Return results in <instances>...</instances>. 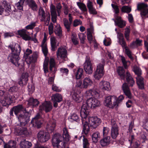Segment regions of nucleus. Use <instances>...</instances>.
Returning a JSON list of instances; mask_svg holds the SVG:
<instances>
[{
    "label": "nucleus",
    "instance_id": "obj_1",
    "mask_svg": "<svg viewBox=\"0 0 148 148\" xmlns=\"http://www.w3.org/2000/svg\"><path fill=\"white\" fill-rule=\"evenodd\" d=\"M15 114L17 116L21 124L25 125L29 121V113L23 107L22 105H18L13 108Z\"/></svg>",
    "mask_w": 148,
    "mask_h": 148
},
{
    "label": "nucleus",
    "instance_id": "obj_2",
    "mask_svg": "<svg viewBox=\"0 0 148 148\" xmlns=\"http://www.w3.org/2000/svg\"><path fill=\"white\" fill-rule=\"evenodd\" d=\"M8 47L12 51L8 57V60L15 66H18L20 65L18 63L20 59L19 55L21 51L20 46L18 44L16 43L14 45L9 46Z\"/></svg>",
    "mask_w": 148,
    "mask_h": 148
},
{
    "label": "nucleus",
    "instance_id": "obj_3",
    "mask_svg": "<svg viewBox=\"0 0 148 148\" xmlns=\"http://www.w3.org/2000/svg\"><path fill=\"white\" fill-rule=\"evenodd\" d=\"M83 106L82 110L80 112V115L82 117V123L83 125V127L82 133H84L86 135L89 132V126L88 124V121H86V117L89 114V110L86 109H85Z\"/></svg>",
    "mask_w": 148,
    "mask_h": 148
},
{
    "label": "nucleus",
    "instance_id": "obj_4",
    "mask_svg": "<svg viewBox=\"0 0 148 148\" xmlns=\"http://www.w3.org/2000/svg\"><path fill=\"white\" fill-rule=\"evenodd\" d=\"M100 104V102L97 99L94 97H90L87 99L86 101L85 104H84L82 107L81 111L83 106H84V108L89 110V113L90 112L89 108H94L96 107L99 106Z\"/></svg>",
    "mask_w": 148,
    "mask_h": 148
},
{
    "label": "nucleus",
    "instance_id": "obj_5",
    "mask_svg": "<svg viewBox=\"0 0 148 148\" xmlns=\"http://www.w3.org/2000/svg\"><path fill=\"white\" fill-rule=\"evenodd\" d=\"M104 65L105 61L103 60L101 63H99L97 65L96 70L93 75V77L95 79L99 80L103 76L104 73Z\"/></svg>",
    "mask_w": 148,
    "mask_h": 148
},
{
    "label": "nucleus",
    "instance_id": "obj_6",
    "mask_svg": "<svg viewBox=\"0 0 148 148\" xmlns=\"http://www.w3.org/2000/svg\"><path fill=\"white\" fill-rule=\"evenodd\" d=\"M133 70L135 73L137 75L136 77V82L139 88L143 89L144 88V84L143 78L140 76L141 74V69L137 66H134Z\"/></svg>",
    "mask_w": 148,
    "mask_h": 148
},
{
    "label": "nucleus",
    "instance_id": "obj_7",
    "mask_svg": "<svg viewBox=\"0 0 148 148\" xmlns=\"http://www.w3.org/2000/svg\"><path fill=\"white\" fill-rule=\"evenodd\" d=\"M93 82L91 79L89 77H86L83 79L82 82L81 80L77 81L75 86L80 88H86L89 86H91Z\"/></svg>",
    "mask_w": 148,
    "mask_h": 148
},
{
    "label": "nucleus",
    "instance_id": "obj_8",
    "mask_svg": "<svg viewBox=\"0 0 148 148\" xmlns=\"http://www.w3.org/2000/svg\"><path fill=\"white\" fill-rule=\"evenodd\" d=\"M104 104L106 106L110 108H113L116 106V96L110 95L106 97L104 100Z\"/></svg>",
    "mask_w": 148,
    "mask_h": 148
},
{
    "label": "nucleus",
    "instance_id": "obj_9",
    "mask_svg": "<svg viewBox=\"0 0 148 148\" xmlns=\"http://www.w3.org/2000/svg\"><path fill=\"white\" fill-rule=\"evenodd\" d=\"M38 15L40 21L44 22L45 25H48L50 19V15L49 14H46L44 10L41 7L39 9Z\"/></svg>",
    "mask_w": 148,
    "mask_h": 148
},
{
    "label": "nucleus",
    "instance_id": "obj_10",
    "mask_svg": "<svg viewBox=\"0 0 148 148\" xmlns=\"http://www.w3.org/2000/svg\"><path fill=\"white\" fill-rule=\"evenodd\" d=\"M56 55L57 59L61 62L67 57V51L65 48L60 47L58 49Z\"/></svg>",
    "mask_w": 148,
    "mask_h": 148
},
{
    "label": "nucleus",
    "instance_id": "obj_11",
    "mask_svg": "<svg viewBox=\"0 0 148 148\" xmlns=\"http://www.w3.org/2000/svg\"><path fill=\"white\" fill-rule=\"evenodd\" d=\"M86 121L88 120V124L90 126L93 128H96L101 123L100 119L97 116L89 117L88 119L86 117Z\"/></svg>",
    "mask_w": 148,
    "mask_h": 148
},
{
    "label": "nucleus",
    "instance_id": "obj_12",
    "mask_svg": "<svg viewBox=\"0 0 148 148\" xmlns=\"http://www.w3.org/2000/svg\"><path fill=\"white\" fill-rule=\"evenodd\" d=\"M37 138L38 141L41 143L47 142L50 138L49 133L44 130L40 131L38 132Z\"/></svg>",
    "mask_w": 148,
    "mask_h": 148
},
{
    "label": "nucleus",
    "instance_id": "obj_13",
    "mask_svg": "<svg viewBox=\"0 0 148 148\" xmlns=\"http://www.w3.org/2000/svg\"><path fill=\"white\" fill-rule=\"evenodd\" d=\"M15 100L14 97L9 93H5L3 99L0 101V102L2 105L6 106L7 105H10L13 103Z\"/></svg>",
    "mask_w": 148,
    "mask_h": 148
},
{
    "label": "nucleus",
    "instance_id": "obj_14",
    "mask_svg": "<svg viewBox=\"0 0 148 148\" xmlns=\"http://www.w3.org/2000/svg\"><path fill=\"white\" fill-rule=\"evenodd\" d=\"M112 128L111 130V136L114 139H116L119 135V129L115 122L111 120Z\"/></svg>",
    "mask_w": 148,
    "mask_h": 148
},
{
    "label": "nucleus",
    "instance_id": "obj_15",
    "mask_svg": "<svg viewBox=\"0 0 148 148\" xmlns=\"http://www.w3.org/2000/svg\"><path fill=\"white\" fill-rule=\"evenodd\" d=\"M147 5L145 3H141L138 5V10H140L141 14L143 18L148 17Z\"/></svg>",
    "mask_w": 148,
    "mask_h": 148
},
{
    "label": "nucleus",
    "instance_id": "obj_16",
    "mask_svg": "<svg viewBox=\"0 0 148 148\" xmlns=\"http://www.w3.org/2000/svg\"><path fill=\"white\" fill-rule=\"evenodd\" d=\"M20 123V126H17L14 129V131L15 134L16 135H26L27 134V131L26 127H23V126H25V125H22Z\"/></svg>",
    "mask_w": 148,
    "mask_h": 148
},
{
    "label": "nucleus",
    "instance_id": "obj_17",
    "mask_svg": "<svg viewBox=\"0 0 148 148\" xmlns=\"http://www.w3.org/2000/svg\"><path fill=\"white\" fill-rule=\"evenodd\" d=\"M41 117V115L39 113H38L36 116L33 118L31 121V123L34 127H36L38 128L40 127L42 123L40 120Z\"/></svg>",
    "mask_w": 148,
    "mask_h": 148
},
{
    "label": "nucleus",
    "instance_id": "obj_18",
    "mask_svg": "<svg viewBox=\"0 0 148 148\" xmlns=\"http://www.w3.org/2000/svg\"><path fill=\"white\" fill-rule=\"evenodd\" d=\"M52 108L51 102L49 101H45L40 106L39 110L40 111L45 110L46 112H47L51 111Z\"/></svg>",
    "mask_w": 148,
    "mask_h": 148
},
{
    "label": "nucleus",
    "instance_id": "obj_19",
    "mask_svg": "<svg viewBox=\"0 0 148 148\" xmlns=\"http://www.w3.org/2000/svg\"><path fill=\"white\" fill-rule=\"evenodd\" d=\"M99 87L100 89L104 91H110L111 89L110 82L103 80L99 82Z\"/></svg>",
    "mask_w": 148,
    "mask_h": 148
},
{
    "label": "nucleus",
    "instance_id": "obj_20",
    "mask_svg": "<svg viewBox=\"0 0 148 148\" xmlns=\"http://www.w3.org/2000/svg\"><path fill=\"white\" fill-rule=\"evenodd\" d=\"M78 111L76 109H74L70 114L68 117V119L71 122L75 121L79 122L80 121V119L77 114Z\"/></svg>",
    "mask_w": 148,
    "mask_h": 148
},
{
    "label": "nucleus",
    "instance_id": "obj_21",
    "mask_svg": "<svg viewBox=\"0 0 148 148\" xmlns=\"http://www.w3.org/2000/svg\"><path fill=\"white\" fill-rule=\"evenodd\" d=\"M94 34L93 27L92 25H90V28L88 29H87V38L90 44H92L93 42H95V41H96L94 37H93Z\"/></svg>",
    "mask_w": 148,
    "mask_h": 148
},
{
    "label": "nucleus",
    "instance_id": "obj_22",
    "mask_svg": "<svg viewBox=\"0 0 148 148\" xmlns=\"http://www.w3.org/2000/svg\"><path fill=\"white\" fill-rule=\"evenodd\" d=\"M51 99L53 101V106L56 108L58 106L57 103L60 102L62 100V97L60 94L56 93L51 96Z\"/></svg>",
    "mask_w": 148,
    "mask_h": 148
},
{
    "label": "nucleus",
    "instance_id": "obj_23",
    "mask_svg": "<svg viewBox=\"0 0 148 148\" xmlns=\"http://www.w3.org/2000/svg\"><path fill=\"white\" fill-rule=\"evenodd\" d=\"M84 69L86 73L88 74H91L93 71V67L90 61L86 60L84 64Z\"/></svg>",
    "mask_w": 148,
    "mask_h": 148
},
{
    "label": "nucleus",
    "instance_id": "obj_24",
    "mask_svg": "<svg viewBox=\"0 0 148 148\" xmlns=\"http://www.w3.org/2000/svg\"><path fill=\"white\" fill-rule=\"evenodd\" d=\"M114 17L115 19L113 20L114 21L115 25H117L121 28L123 27L126 25L125 21L122 20L120 16L116 15Z\"/></svg>",
    "mask_w": 148,
    "mask_h": 148
},
{
    "label": "nucleus",
    "instance_id": "obj_25",
    "mask_svg": "<svg viewBox=\"0 0 148 148\" xmlns=\"http://www.w3.org/2000/svg\"><path fill=\"white\" fill-rule=\"evenodd\" d=\"M18 34L21 36L23 39L25 40H30L32 38L29 36V32L25 29H22L18 31Z\"/></svg>",
    "mask_w": 148,
    "mask_h": 148
},
{
    "label": "nucleus",
    "instance_id": "obj_26",
    "mask_svg": "<svg viewBox=\"0 0 148 148\" xmlns=\"http://www.w3.org/2000/svg\"><path fill=\"white\" fill-rule=\"evenodd\" d=\"M62 140V136L59 134H55L52 136V143L54 147L58 145Z\"/></svg>",
    "mask_w": 148,
    "mask_h": 148
},
{
    "label": "nucleus",
    "instance_id": "obj_27",
    "mask_svg": "<svg viewBox=\"0 0 148 148\" xmlns=\"http://www.w3.org/2000/svg\"><path fill=\"white\" fill-rule=\"evenodd\" d=\"M56 121L54 119H51L48 123L46 127L47 131L49 133H52L56 127Z\"/></svg>",
    "mask_w": 148,
    "mask_h": 148
},
{
    "label": "nucleus",
    "instance_id": "obj_28",
    "mask_svg": "<svg viewBox=\"0 0 148 148\" xmlns=\"http://www.w3.org/2000/svg\"><path fill=\"white\" fill-rule=\"evenodd\" d=\"M85 95L87 97H89L91 96H93L96 97H98L99 96V92L97 90L94 89L86 91L85 93Z\"/></svg>",
    "mask_w": 148,
    "mask_h": 148
},
{
    "label": "nucleus",
    "instance_id": "obj_29",
    "mask_svg": "<svg viewBox=\"0 0 148 148\" xmlns=\"http://www.w3.org/2000/svg\"><path fill=\"white\" fill-rule=\"evenodd\" d=\"M50 12L51 16V21L53 23H55L56 22L57 14L56 8L53 5L50 6Z\"/></svg>",
    "mask_w": 148,
    "mask_h": 148
},
{
    "label": "nucleus",
    "instance_id": "obj_30",
    "mask_svg": "<svg viewBox=\"0 0 148 148\" xmlns=\"http://www.w3.org/2000/svg\"><path fill=\"white\" fill-rule=\"evenodd\" d=\"M122 90L125 95L129 99L132 98V96L131 93L130 89L126 83H124L122 86Z\"/></svg>",
    "mask_w": 148,
    "mask_h": 148
},
{
    "label": "nucleus",
    "instance_id": "obj_31",
    "mask_svg": "<svg viewBox=\"0 0 148 148\" xmlns=\"http://www.w3.org/2000/svg\"><path fill=\"white\" fill-rule=\"evenodd\" d=\"M28 73H23L21 75V77L18 82V84L21 86H23L25 85L28 81Z\"/></svg>",
    "mask_w": 148,
    "mask_h": 148
},
{
    "label": "nucleus",
    "instance_id": "obj_32",
    "mask_svg": "<svg viewBox=\"0 0 148 148\" xmlns=\"http://www.w3.org/2000/svg\"><path fill=\"white\" fill-rule=\"evenodd\" d=\"M70 95L72 96V99L75 101L79 102L82 100V98L80 94H77L73 90L70 91Z\"/></svg>",
    "mask_w": 148,
    "mask_h": 148
},
{
    "label": "nucleus",
    "instance_id": "obj_33",
    "mask_svg": "<svg viewBox=\"0 0 148 148\" xmlns=\"http://www.w3.org/2000/svg\"><path fill=\"white\" fill-rule=\"evenodd\" d=\"M27 102L28 106L32 108L37 106L39 103V101L37 99L32 97L30 98Z\"/></svg>",
    "mask_w": 148,
    "mask_h": 148
},
{
    "label": "nucleus",
    "instance_id": "obj_34",
    "mask_svg": "<svg viewBox=\"0 0 148 148\" xmlns=\"http://www.w3.org/2000/svg\"><path fill=\"white\" fill-rule=\"evenodd\" d=\"M49 63L50 70L53 74H54L57 70L54 59L53 58H51L49 60Z\"/></svg>",
    "mask_w": 148,
    "mask_h": 148
},
{
    "label": "nucleus",
    "instance_id": "obj_35",
    "mask_svg": "<svg viewBox=\"0 0 148 148\" xmlns=\"http://www.w3.org/2000/svg\"><path fill=\"white\" fill-rule=\"evenodd\" d=\"M39 56V53L37 51H34L33 53L32 56H29L26 59V61L30 64L32 62H35L36 60Z\"/></svg>",
    "mask_w": 148,
    "mask_h": 148
},
{
    "label": "nucleus",
    "instance_id": "obj_36",
    "mask_svg": "<svg viewBox=\"0 0 148 148\" xmlns=\"http://www.w3.org/2000/svg\"><path fill=\"white\" fill-rule=\"evenodd\" d=\"M55 26L54 33L59 38H60L62 36V30L61 27L59 24H57Z\"/></svg>",
    "mask_w": 148,
    "mask_h": 148
},
{
    "label": "nucleus",
    "instance_id": "obj_37",
    "mask_svg": "<svg viewBox=\"0 0 148 148\" xmlns=\"http://www.w3.org/2000/svg\"><path fill=\"white\" fill-rule=\"evenodd\" d=\"M111 139L110 136H107L103 137L100 141L101 145L103 146H106L110 143Z\"/></svg>",
    "mask_w": 148,
    "mask_h": 148
},
{
    "label": "nucleus",
    "instance_id": "obj_38",
    "mask_svg": "<svg viewBox=\"0 0 148 148\" xmlns=\"http://www.w3.org/2000/svg\"><path fill=\"white\" fill-rule=\"evenodd\" d=\"M73 71L76 79H80L82 77L84 72L82 69L79 68L76 71L75 69H74Z\"/></svg>",
    "mask_w": 148,
    "mask_h": 148
},
{
    "label": "nucleus",
    "instance_id": "obj_39",
    "mask_svg": "<svg viewBox=\"0 0 148 148\" xmlns=\"http://www.w3.org/2000/svg\"><path fill=\"white\" fill-rule=\"evenodd\" d=\"M50 43L51 46V50L54 51L56 50L57 47L56 45L57 41L56 38L53 36H51L50 38Z\"/></svg>",
    "mask_w": 148,
    "mask_h": 148
},
{
    "label": "nucleus",
    "instance_id": "obj_40",
    "mask_svg": "<svg viewBox=\"0 0 148 148\" xmlns=\"http://www.w3.org/2000/svg\"><path fill=\"white\" fill-rule=\"evenodd\" d=\"M32 146V143L25 140H22L20 143V147L21 148H29Z\"/></svg>",
    "mask_w": 148,
    "mask_h": 148
},
{
    "label": "nucleus",
    "instance_id": "obj_41",
    "mask_svg": "<svg viewBox=\"0 0 148 148\" xmlns=\"http://www.w3.org/2000/svg\"><path fill=\"white\" fill-rule=\"evenodd\" d=\"M117 37L119 39V42L122 46L123 48L126 46L125 42L124 40L123 34L120 33H118Z\"/></svg>",
    "mask_w": 148,
    "mask_h": 148
},
{
    "label": "nucleus",
    "instance_id": "obj_42",
    "mask_svg": "<svg viewBox=\"0 0 148 148\" xmlns=\"http://www.w3.org/2000/svg\"><path fill=\"white\" fill-rule=\"evenodd\" d=\"M116 71L121 79H124L125 78V71L123 68L121 66L118 67L116 69Z\"/></svg>",
    "mask_w": 148,
    "mask_h": 148
},
{
    "label": "nucleus",
    "instance_id": "obj_43",
    "mask_svg": "<svg viewBox=\"0 0 148 148\" xmlns=\"http://www.w3.org/2000/svg\"><path fill=\"white\" fill-rule=\"evenodd\" d=\"M127 81L128 83L129 86L132 87L135 84V82L133 78L130 76V73L127 72L126 74Z\"/></svg>",
    "mask_w": 148,
    "mask_h": 148
},
{
    "label": "nucleus",
    "instance_id": "obj_44",
    "mask_svg": "<svg viewBox=\"0 0 148 148\" xmlns=\"http://www.w3.org/2000/svg\"><path fill=\"white\" fill-rule=\"evenodd\" d=\"M29 7L34 11H37L38 7L37 4L34 0H29L28 2Z\"/></svg>",
    "mask_w": 148,
    "mask_h": 148
},
{
    "label": "nucleus",
    "instance_id": "obj_45",
    "mask_svg": "<svg viewBox=\"0 0 148 148\" xmlns=\"http://www.w3.org/2000/svg\"><path fill=\"white\" fill-rule=\"evenodd\" d=\"M62 136L64 140L66 141H68L69 140L70 136L69 134L67 128L64 127L63 129Z\"/></svg>",
    "mask_w": 148,
    "mask_h": 148
},
{
    "label": "nucleus",
    "instance_id": "obj_46",
    "mask_svg": "<svg viewBox=\"0 0 148 148\" xmlns=\"http://www.w3.org/2000/svg\"><path fill=\"white\" fill-rule=\"evenodd\" d=\"M2 5L5 8L6 12L9 13L11 11V6L10 3L6 1H4L2 2Z\"/></svg>",
    "mask_w": 148,
    "mask_h": 148
},
{
    "label": "nucleus",
    "instance_id": "obj_47",
    "mask_svg": "<svg viewBox=\"0 0 148 148\" xmlns=\"http://www.w3.org/2000/svg\"><path fill=\"white\" fill-rule=\"evenodd\" d=\"M77 4L82 11L85 12L87 11L86 6L84 3L81 2H77Z\"/></svg>",
    "mask_w": 148,
    "mask_h": 148
},
{
    "label": "nucleus",
    "instance_id": "obj_48",
    "mask_svg": "<svg viewBox=\"0 0 148 148\" xmlns=\"http://www.w3.org/2000/svg\"><path fill=\"white\" fill-rule=\"evenodd\" d=\"M63 22L65 27L67 29L68 32L70 30V27L71 23L69 22L68 20L66 18L63 19Z\"/></svg>",
    "mask_w": 148,
    "mask_h": 148
},
{
    "label": "nucleus",
    "instance_id": "obj_49",
    "mask_svg": "<svg viewBox=\"0 0 148 148\" xmlns=\"http://www.w3.org/2000/svg\"><path fill=\"white\" fill-rule=\"evenodd\" d=\"M12 147H16V143L14 141H10L9 143L5 145L4 148H11Z\"/></svg>",
    "mask_w": 148,
    "mask_h": 148
},
{
    "label": "nucleus",
    "instance_id": "obj_50",
    "mask_svg": "<svg viewBox=\"0 0 148 148\" xmlns=\"http://www.w3.org/2000/svg\"><path fill=\"white\" fill-rule=\"evenodd\" d=\"M37 23V21H32L30 23L25 27L26 29H32L36 26Z\"/></svg>",
    "mask_w": 148,
    "mask_h": 148
},
{
    "label": "nucleus",
    "instance_id": "obj_51",
    "mask_svg": "<svg viewBox=\"0 0 148 148\" xmlns=\"http://www.w3.org/2000/svg\"><path fill=\"white\" fill-rule=\"evenodd\" d=\"M121 57L123 65L125 69H127L128 65L130 64V62L128 60H126L125 57L123 56H121Z\"/></svg>",
    "mask_w": 148,
    "mask_h": 148
},
{
    "label": "nucleus",
    "instance_id": "obj_52",
    "mask_svg": "<svg viewBox=\"0 0 148 148\" xmlns=\"http://www.w3.org/2000/svg\"><path fill=\"white\" fill-rule=\"evenodd\" d=\"M92 137L93 141L96 143L98 141V138L100 137V134L98 132L94 133L92 134Z\"/></svg>",
    "mask_w": 148,
    "mask_h": 148
},
{
    "label": "nucleus",
    "instance_id": "obj_53",
    "mask_svg": "<svg viewBox=\"0 0 148 148\" xmlns=\"http://www.w3.org/2000/svg\"><path fill=\"white\" fill-rule=\"evenodd\" d=\"M123 49H125V52L126 55L131 59H133V58L132 55V52L127 46L123 48Z\"/></svg>",
    "mask_w": 148,
    "mask_h": 148
},
{
    "label": "nucleus",
    "instance_id": "obj_54",
    "mask_svg": "<svg viewBox=\"0 0 148 148\" xmlns=\"http://www.w3.org/2000/svg\"><path fill=\"white\" fill-rule=\"evenodd\" d=\"M48 60H45L43 63V69L45 73H47L48 72Z\"/></svg>",
    "mask_w": 148,
    "mask_h": 148
},
{
    "label": "nucleus",
    "instance_id": "obj_55",
    "mask_svg": "<svg viewBox=\"0 0 148 148\" xmlns=\"http://www.w3.org/2000/svg\"><path fill=\"white\" fill-rule=\"evenodd\" d=\"M78 35L80 40L81 42L82 43L84 44L86 39V36L85 35L84 33H79L78 34Z\"/></svg>",
    "mask_w": 148,
    "mask_h": 148
},
{
    "label": "nucleus",
    "instance_id": "obj_56",
    "mask_svg": "<svg viewBox=\"0 0 148 148\" xmlns=\"http://www.w3.org/2000/svg\"><path fill=\"white\" fill-rule=\"evenodd\" d=\"M131 11V8L128 6H124L122 7L121 11L123 12L129 13Z\"/></svg>",
    "mask_w": 148,
    "mask_h": 148
},
{
    "label": "nucleus",
    "instance_id": "obj_57",
    "mask_svg": "<svg viewBox=\"0 0 148 148\" xmlns=\"http://www.w3.org/2000/svg\"><path fill=\"white\" fill-rule=\"evenodd\" d=\"M112 6L114 9V12H115V14L114 16L116 15H118L117 14L119 13V7L116 5L112 4H111Z\"/></svg>",
    "mask_w": 148,
    "mask_h": 148
},
{
    "label": "nucleus",
    "instance_id": "obj_58",
    "mask_svg": "<svg viewBox=\"0 0 148 148\" xmlns=\"http://www.w3.org/2000/svg\"><path fill=\"white\" fill-rule=\"evenodd\" d=\"M83 144L84 148H89V143L88 140L86 138H85L84 136H83Z\"/></svg>",
    "mask_w": 148,
    "mask_h": 148
},
{
    "label": "nucleus",
    "instance_id": "obj_59",
    "mask_svg": "<svg viewBox=\"0 0 148 148\" xmlns=\"http://www.w3.org/2000/svg\"><path fill=\"white\" fill-rule=\"evenodd\" d=\"M130 33V30L129 28H127L125 29V38L127 40H129V36Z\"/></svg>",
    "mask_w": 148,
    "mask_h": 148
},
{
    "label": "nucleus",
    "instance_id": "obj_60",
    "mask_svg": "<svg viewBox=\"0 0 148 148\" xmlns=\"http://www.w3.org/2000/svg\"><path fill=\"white\" fill-rule=\"evenodd\" d=\"M110 132V129L107 127H103V136H106L108 135Z\"/></svg>",
    "mask_w": 148,
    "mask_h": 148
},
{
    "label": "nucleus",
    "instance_id": "obj_61",
    "mask_svg": "<svg viewBox=\"0 0 148 148\" xmlns=\"http://www.w3.org/2000/svg\"><path fill=\"white\" fill-rule=\"evenodd\" d=\"M82 22L80 19H75L73 23V26L74 27H76L79 25L82 24Z\"/></svg>",
    "mask_w": 148,
    "mask_h": 148
},
{
    "label": "nucleus",
    "instance_id": "obj_62",
    "mask_svg": "<svg viewBox=\"0 0 148 148\" xmlns=\"http://www.w3.org/2000/svg\"><path fill=\"white\" fill-rule=\"evenodd\" d=\"M62 8V6L60 3H58L56 6V11H57L58 13V16L59 17L60 16V13H61V9Z\"/></svg>",
    "mask_w": 148,
    "mask_h": 148
},
{
    "label": "nucleus",
    "instance_id": "obj_63",
    "mask_svg": "<svg viewBox=\"0 0 148 148\" xmlns=\"http://www.w3.org/2000/svg\"><path fill=\"white\" fill-rule=\"evenodd\" d=\"M66 143L64 141H61V140L59 144H58V145L55 147H56L57 148H64L65 146Z\"/></svg>",
    "mask_w": 148,
    "mask_h": 148
},
{
    "label": "nucleus",
    "instance_id": "obj_64",
    "mask_svg": "<svg viewBox=\"0 0 148 148\" xmlns=\"http://www.w3.org/2000/svg\"><path fill=\"white\" fill-rule=\"evenodd\" d=\"M71 38L72 42L74 45H76L78 44V42L77 40V36L76 35L73 34L72 35Z\"/></svg>",
    "mask_w": 148,
    "mask_h": 148
}]
</instances>
